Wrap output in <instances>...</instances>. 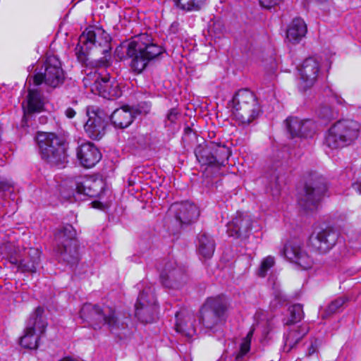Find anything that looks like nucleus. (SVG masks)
<instances>
[{
    "instance_id": "4be33fe9",
    "label": "nucleus",
    "mask_w": 361,
    "mask_h": 361,
    "mask_svg": "<svg viewBox=\"0 0 361 361\" xmlns=\"http://www.w3.org/2000/svg\"><path fill=\"white\" fill-rule=\"evenodd\" d=\"M252 228V219L249 215L238 212L236 216L228 223V235L235 238H246Z\"/></svg>"
},
{
    "instance_id": "a19ab883",
    "label": "nucleus",
    "mask_w": 361,
    "mask_h": 361,
    "mask_svg": "<svg viewBox=\"0 0 361 361\" xmlns=\"http://www.w3.org/2000/svg\"><path fill=\"white\" fill-rule=\"evenodd\" d=\"M331 102L336 103L338 104H344V100L343 98H341L339 95H338L336 92H331Z\"/></svg>"
},
{
    "instance_id": "cd10ccee",
    "label": "nucleus",
    "mask_w": 361,
    "mask_h": 361,
    "mask_svg": "<svg viewBox=\"0 0 361 361\" xmlns=\"http://www.w3.org/2000/svg\"><path fill=\"white\" fill-rule=\"evenodd\" d=\"M183 312L176 314V330L188 338H192L196 333L193 326L194 319L190 315L183 317Z\"/></svg>"
},
{
    "instance_id": "bb28decb",
    "label": "nucleus",
    "mask_w": 361,
    "mask_h": 361,
    "mask_svg": "<svg viewBox=\"0 0 361 361\" xmlns=\"http://www.w3.org/2000/svg\"><path fill=\"white\" fill-rule=\"evenodd\" d=\"M286 129L292 138L308 135L309 127L312 126L310 120H302L298 117H289L286 120Z\"/></svg>"
},
{
    "instance_id": "c03bdc74",
    "label": "nucleus",
    "mask_w": 361,
    "mask_h": 361,
    "mask_svg": "<svg viewBox=\"0 0 361 361\" xmlns=\"http://www.w3.org/2000/svg\"><path fill=\"white\" fill-rule=\"evenodd\" d=\"M269 178H270V182L271 183H274V184L276 186L279 185V176L278 173L276 174L274 172V174L271 175Z\"/></svg>"
},
{
    "instance_id": "c9c22d12",
    "label": "nucleus",
    "mask_w": 361,
    "mask_h": 361,
    "mask_svg": "<svg viewBox=\"0 0 361 361\" xmlns=\"http://www.w3.org/2000/svg\"><path fill=\"white\" fill-rule=\"evenodd\" d=\"M347 300L348 299L344 297L335 299L326 308V314H331L338 312Z\"/></svg>"
},
{
    "instance_id": "5701e85b",
    "label": "nucleus",
    "mask_w": 361,
    "mask_h": 361,
    "mask_svg": "<svg viewBox=\"0 0 361 361\" xmlns=\"http://www.w3.org/2000/svg\"><path fill=\"white\" fill-rule=\"evenodd\" d=\"M77 157L84 167L91 168L101 159L102 154L94 144L87 142L78 147Z\"/></svg>"
},
{
    "instance_id": "79ce46f5",
    "label": "nucleus",
    "mask_w": 361,
    "mask_h": 361,
    "mask_svg": "<svg viewBox=\"0 0 361 361\" xmlns=\"http://www.w3.org/2000/svg\"><path fill=\"white\" fill-rule=\"evenodd\" d=\"M11 186L10 182L5 178L0 176V190L5 191L8 190Z\"/></svg>"
},
{
    "instance_id": "aec40b11",
    "label": "nucleus",
    "mask_w": 361,
    "mask_h": 361,
    "mask_svg": "<svg viewBox=\"0 0 361 361\" xmlns=\"http://www.w3.org/2000/svg\"><path fill=\"white\" fill-rule=\"evenodd\" d=\"M41 251L35 247L25 249L24 257L18 260L15 257H11V263L18 267V270L23 273H35L40 264Z\"/></svg>"
},
{
    "instance_id": "f8f14e48",
    "label": "nucleus",
    "mask_w": 361,
    "mask_h": 361,
    "mask_svg": "<svg viewBox=\"0 0 361 361\" xmlns=\"http://www.w3.org/2000/svg\"><path fill=\"white\" fill-rule=\"evenodd\" d=\"M326 190L327 185L323 178L307 182L299 194L298 204L304 210L314 211L317 209L319 202Z\"/></svg>"
},
{
    "instance_id": "09e8293b",
    "label": "nucleus",
    "mask_w": 361,
    "mask_h": 361,
    "mask_svg": "<svg viewBox=\"0 0 361 361\" xmlns=\"http://www.w3.org/2000/svg\"><path fill=\"white\" fill-rule=\"evenodd\" d=\"M92 204L93 207H95V208H98L99 207V204H100V203L99 202H97V201L92 202Z\"/></svg>"
},
{
    "instance_id": "dca6fc26",
    "label": "nucleus",
    "mask_w": 361,
    "mask_h": 361,
    "mask_svg": "<svg viewBox=\"0 0 361 361\" xmlns=\"http://www.w3.org/2000/svg\"><path fill=\"white\" fill-rule=\"evenodd\" d=\"M298 71L300 74L298 88L300 91L305 92L317 81L321 75V65L315 58L309 57L304 60Z\"/></svg>"
},
{
    "instance_id": "de8ad7c7",
    "label": "nucleus",
    "mask_w": 361,
    "mask_h": 361,
    "mask_svg": "<svg viewBox=\"0 0 361 361\" xmlns=\"http://www.w3.org/2000/svg\"><path fill=\"white\" fill-rule=\"evenodd\" d=\"M59 361H80V360L75 359V358L70 357H66Z\"/></svg>"
},
{
    "instance_id": "a211bd4d",
    "label": "nucleus",
    "mask_w": 361,
    "mask_h": 361,
    "mask_svg": "<svg viewBox=\"0 0 361 361\" xmlns=\"http://www.w3.org/2000/svg\"><path fill=\"white\" fill-rule=\"evenodd\" d=\"M159 269L161 283L167 288H178L180 281L185 278L183 269L177 267L173 259L164 260Z\"/></svg>"
},
{
    "instance_id": "b1692460",
    "label": "nucleus",
    "mask_w": 361,
    "mask_h": 361,
    "mask_svg": "<svg viewBox=\"0 0 361 361\" xmlns=\"http://www.w3.org/2000/svg\"><path fill=\"white\" fill-rule=\"evenodd\" d=\"M308 331L309 327L307 325L290 326L283 334V350L289 353L296 347Z\"/></svg>"
},
{
    "instance_id": "c756f323",
    "label": "nucleus",
    "mask_w": 361,
    "mask_h": 361,
    "mask_svg": "<svg viewBox=\"0 0 361 361\" xmlns=\"http://www.w3.org/2000/svg\"><path fill=\"white\" fill-rule=\"evenodd\" d=\"M44 103L40 92L35 89H29L26 100L23 103V108L25 112L32 113L39 111L43 107Z\"/></svg>"
},
{
    "instance_id": "393cba45",
    "label": "nucleus",
    "mask_w": 361,
    "mask_h": 361,
    "mask_svg": "<svg viewBox=\"0 0 361 361\" xmlns=\"http://www.w3.org/2000/svg\"><path fill=\"white\" fill-rule=\"evenodd\" d=\"M90 75H87L82 80L84 85L87 87L94 85V87L102 94L104 97H118V92L117 86L113 90H110V78L109 77H100L96 73H94V79L90 78Z\"/></svg>"
},
{
    "instance_id": "1a4fd4ad",
    "label": "nucleus",
    "mask_w": 361,
    "mask_h": 361,
    "mask_svg": "<svg viewBox=\"0 0 361 361\" xmlns=\"http://www.w3.org/2000/svg\"><path fill=\"white\" fill-rule=\"evenodd\" d=\"M80 317L94 329H100L101 324L107 325L110 331L116 329L119 326L115 310L109 307L101 309L97 305L85 303L80 311Z\"/></svg>"
},
{
    "instance_id": "49530a36",
    "label": "nucleus",
    "mask_w": 361,
    "mask_h": 361,
    "mask_svg": "<svg viewBox=\"0 0 361 361\" xmlns=\"http://www.w3.org/2000/svg\"><path fill=\"white\" fill-rule=\"evenodd\" d=\"M276 297V299H278L279 300V304H281L283 303V302L286 301V298L284 296L281 295V293H278L275 295Z\"/></svg>"
},
{
    "instance_id": "7ed1b4c3",
    "label": "nucleus",
    "mask_w": 361,
    "mask_h": 361,
    "mask_svg": "<svg viewBox=\"0 0 361 361\" xmlns=\"http://www.w3.org/2000/svg\"><path fill=\"white\" fill-rule=\"evenodd\" d=\"M234 119L239 126H247L262 112L261 106L253 92L239 90L231 102Z\"/></svg>"
},
{
    "instance_id": "f704fd0d",
    "label": "nucleus",
    "mask_w": 361,
    "mask_h": 361,
    "mask_svg": "<svg viewBox=\"0 0 361 361\" xmlns=\"http://www.w3.org/2000/svg\"><path fill=\"white\" fill-rule=\"evenodd\" d=\"M290 314V323L300 322L304 316L302 306L300 304H295L289 307Z\"/></svg>"
},
{
    "instance_id": "ea45409f",
    "label": "nucleus",
    "mask_w": 361,
    "mask_h": 361,
    "mask_svg": "<svg viewBox=\"0 0 361 361\" xmlns=\"http://www.w3.org/2000/svg\"><path fill=\"white\" fill-rule=\"evenodd\" d=\"M178 112L176 109H172L167 114V120L171 123H176L178 119Z\"/></svg>"
},
{
    "instance_id": "6ab92c4d",
    "label": "nucleus",
    "mask_w": 361,
    "mask_h": 361,
    "mask_svg": "<svg viewBox=\"0 0 361 361\" xmlns=\"http://www.w3.org/2000/svg\"><path fill=\"white\" fill-rule=\"evenodd\" d=\"M283 255L302 269H308L313 265L312 258L307 253L301 243L290 241L284 247Z\"/></svg>"
},
{
    "instance_id": "39448f33",
    "label": "nucleus",
    "mask_w": 361,
    "mask_h": 361,
    "mask_svg": "<svg viewBox=\"0 0 361 361\" xmlns=\"http://www.w3.org/2000/svg\"><path fill=\"white\" fill-rule=\"evenodd\" d=\"M195 154L202 166H207L204 173L207 176L216 173L221 166L226 164L230 156V149L225 145L215 142L200 145L195 149Z\"/></svg>"
},
{
    "instance_id": "0eeeda50",
    "label": "nucleus",
    "mask_w": 361,
    "mask_h": 361,
    "mask_svg": "<svg viewBox=\"0 0 361 361\" xmlns=\"http://www.w3.org/2000/svg\"><path fill=\"white\" fill-rule=\"evenodd\" d=\"M47 325L44 310L39 306L30 314L26 322L23 335L20 337V345L24 348L37 349L39 345L41 338L46 332Z\"/></svg>"
},
{
    "instance_id": "20e7f679",
    "label": "nucleus",
    "mask_w": 361,
    "mask_h": 361,
    "mask_svg": "<svg viewBox=\"0 0 361 361\" xmlns=\"http://www.w3.org/2000/svg\"><path fill=\"white\" fill-rule=\"evenodd\" d=\"M36 140L42 158L49 164L63 167L68 161L67 145L54 133H38Z\"/></svg>"
},
{
    "instance_id": "f257e3e1",
    "label": "nucleus",
    "mask_w": 361,
    "mask_h": 361,
    "mask_svg": "<svg viewBox=\"0 0 361 361\" xmlns=\"http://www.w3.org/2000/svg\"><path fill=\"white\" fill-rule=\"evenodd\" d=\"M164 52V49L155 43L148 34L134 36L126 49V56L130 60L129 67L133 72L140 74Z\"/></svg>"
},
{
    "instance_id": "ddd939ff",
    "label": "nucleus",
    "mask_w": 361,
    "mask_h": 361,
    "mask_svg": "<svg viewBox=\"0 0 361 361\" xmlns=\"http://www.w3.org/2000/svg\"><path fill=\"white\" fill-rule=\"evenodd\" d=\"M86 115L87 121L84 125V130L87 135L92 140H100L105 134L109 115L95 106H87Z\"/></svg>"
},
{
    "instance_id": "6e6552de",
    "label": "nucleus",
    "mask_w": 361,
    "mask_h": 361,
    "mask_svg": "<svg viewBox=\"0 0 361 361\" xmlns=\"http://www.w3.org/2000/svg\"><path fill=\"white\" fill-rule=\"evenodd\" d=\"M228 302L224 295L208 298L200 309V321L207 329L224 324L227 318Z\"/></svg>"
},
{
    "instance_id": "58836bf2",
    "label": "nucleus",
    "mask_w": 361,
    "mask_h": 361,
    "mask_svg": "<svg viewBox=\"0 0 361 361\" xmlns=\"http://www.w3.org/2000/svg\"><path fill=\"white\" fill-rule=\"evenodd\" d=\"M319 115V116H321L322 118H323L324 119H330L334 117V113H333L332 110L330 108H329L328 106H325V107L322 108L320 110Z\"/></svg>"
},
{
    "instance_id": "412c9836",
    "label": "nucleus",
    "mask_w": 361,
    "mask_h": 361,
    "mask_svg": "<svg viewBox=\"0 0 361 361\" xmlns=\"http://www.w3.org/2000/svg\"><path fill=\"white\" fill-rule=\"evenodd\" d=\"M170 212L175 214L176 219L181 224H190L197 220L200 215L197 206L189 202L173 204Z\"/></svg>"
},
{
    "instance_id": "9d476101",
    "label": "nucleus",
    "mask_w": 361,
    "mask_h": 361,
    "mask_svg": "<svg viewBox=\"0 0 361 361\" xmlns=\"http://www.w3.org/2000/svg\"><path fill=\"white\" fill-rule=\"evenodd\" d=\"M57 250L61 259L71 265L79 261L76 231L71 224L61 227L55 235Z\"/></svg>"
},
{
    "instance_id": "4c0bfd02",
    "label": "nucleus",
    "mask_w": 361,
    "mask_h": 361,
    "mask_svg": "<svg viewBox=\"0 0 361 361\" xmlns=\"http://www.w3.org/2000/svg\"><path fill=\"white\" fill-rule=\"evenodd\" d=\"M282 0H259L262 7L269 9L278 5Z\"/></svg>"
},
{
    "instance_id": "72a5a7b5",
    "label": "nucleus",
    "mask_w": 361,
    "mask_h": 361,
    "mask_svg": "<svg viewBox=\"0 0 361 361\" xmlns=\"http://www.w3.org/2000/svg\"><path fill=\"white\" fill-rule=\"evenodd\" d=\"M275 264V259L272 256H267L262 260L260 266L257 270V276L264 277L268 271Z\"/></svg>"
},
{
    "instance_id": "a18cd8bd",
    "label": "nucleus",
    "mask_w": 361,
    "mask_h": 361,
    "mask_svg": "<svg viewBox=\"0 0 361 361\" xmlns=\"http://www.w3.org/2000/svg\"><path fill=\"white\" fill-rule=\"evenodd\" d=\"M352 188L361 195V180L353 183Z\"/></svg>"
},
{
    "instance_id": "473e14b6",
    "label": "nucleus",
    "mask_w": 361,
    "mask_h": 361,
    "mask_svg": "<svg viewBox=\"0 0 361 361\" xmlns=\"http://www.w3.org/2000/svg\"><path fill=\"white\" fill-rule=\"evenodd\" d=\"M174 5L184 11H198L206 0H173Z\"/></svg>"
},
{
    "instance_id": "c85d7f7f",
    "label": "nucleus",
    "mask_w": 361,
    "mask_h": 361,
    "mask_svg": "<svg viewBox=\"0 0 361 361\" xmlns=\"http://www.w3.org/2000/svg\"><path fill=\"white\" fill-rule=\"evenodd\" d=\"M307 25L305 21L296 18L293 20L286 32L287 39L293 43L299 42L307 33Z\"/></svg>"
},
{
    "instance_id": "2f4dec72",
    "label": "nucleus",
    "mask_w": 361,
    "mask_h": 361,
    "mask_svg": "<svg viewBox=\"0 0 361 361\" xmlns=\"http://www.w3.org/2000/svg\"><path fill=\"white\" fill-rule=\"evenodd\" d=\"M215 250L214 240L205 233L198 236V252L204 258H211Z\"/></svg>"
},
{
    "instance_id": "37998d69",
    "label": "nucleus",
    "mask_w": 361,
    "mask_h": 361,
    "mask_svg": "<svg viewBox=\"0 0 361 361\" xmlns=\"http://www.w3.org/2000/svg\"><path fill=\"white\" fill-rule=\"evenodd\" d=\"M75 111L71 107H68L65 111V114L68 118H72L75 116Z\"/></svg>"
},
{
    "instance_id": "8fccbe9b",
    "label": "nucleus",
    "mask_w": 361,
    "mask_h": 361,
    "mask_svg": "<svg viewBox=\"0 0 361 361\" xmlns=\"http://www.w3.org/2000/svg\"><path fill=\"white\" fill-rule=\"evenodd\" d=\"M116 317H117V316L116 315ZM116 318H118V317H116ZM118 323H120L119 320H118ZM120 326H123V324H119L118 328H117L116 330L120 328ZM116 331V329L113 330L112 331Z\"/></svg>"
},
{
    "instance_id": "9b49d317",
    "label": "nucleus",
    "mask_w": 361,
    "mask_h": 361,
    "mask_svg": "<svg viewBox=\"0 0 361 361\" xmlns=\"http://www.w3.org/2000/svg\"><path fill=\"white\" fill-rule=\"evenodd\" d=\"M64 79L65 73L61 67V63L54 55L47 56L41 71L32 77L35 85L44 83L53 88L61 85Z\"/></svg>"
},
{
    "instance_id": "423d86ee",
    "label": "nucleus",
    "mask_w": 361,
    "mask_h": 361,
    "mask_svg": "<svg viewBox=\"0 0 361 361\" xmlns=\"http://www.w3.org/2000/svg\"><path fill=\"white\" fill-rule=\"evenodd\" d=\"M360 129V125L354 120H340L328 130L325 143L331 149L350 145L357 138Z\"/></svg>"
},
{
    "instance_id": "f03ea898",
    "label": "nucleus",
    "mask_w": 361,
    "mask_h": 361,
    "mask_svg": "<svg viewBox=\"0 0 361 361\" xmlns=\"http://www.w3.org/2000/svg\"><path fill=\"white\" fill-rule=\"evenodd\" d=\"M94 47L103 48L101 52L104 56L96 62V66H109L111 63L110 37L107 32L99 27H87L79 37L78 43L75 49L78 61L85 63L87 52Z\"/></svg>"
},
{
    "instance_id": "e433bc0d",
    "label": "nucleus",
    "mask_w": 361,
    "mask_h": 361,
    "mask_svg": "<svg viewBox=\"0 0 361 361\" xmlns=\"http://www.w3.org/2000/svg\"><path fill=\"white\" fill-rule=\"evenodd\" d=\"M321 341L317 338H312L310 341V345L307 348V356L310 357L316 353L318 350Z\"/></svg>"
},
{
    "instance_id": "7c9ffc66",
    "label": "nucleus",
    "mask_w": 361,
    "mask_h": 361,
    "mask_svg": "<svg viewBox=\"0 0 361 361\" xmlns=\"http://www.w3.org/2000/svg\"><path fill=\"white\" fill-rule=\"evenodd\" d=\"M253 336V330H250L246 336L243 338L240 345L239 351L234 355L233 360H227L228 358L226 354H223L219 361H244L250 350L251 340ZM231 360V358H229Z\"/></svg>"
},
{
    "instance_id": "f3484780",
    "label": "nucleus",
    "mask_w": 361,
    "mask_h": 361,
    "mask_svg": "<svg viewBox=\"0 0 361 361\" xmlns=\"http://www.w3.org/2000/svg\"><path fill=\"white\" fill-rule=\"evenodd\" d=\"M338 233L332 228H326L314 232L310 237V247L315 251L325 254L336 244Z\"/></svg>"
},
{
    "instance_id": "4468645a",
    "label": "nucleus",
    "mask_w": 361,
    "mask_h": 361,
    "mask_svg": "<svg viewBox=\"0 0 361 361\" xmlns=\"http://www.w3.org/2000/svg\"><path fill=\"white\" fill-rule=\"evenodd\" d=\"M70 192L66 195L65 198L71 200V197L76 200L75 195L89 197H97L102 190L104 183L102 180H97L87 176H78L70 182Z\"/></svg>"
},
{
    "instance_id": "2eb2a0df",
    "label": "nucleus",
    "mask_w": 361,
    "mask_h": 361,
    "mask_svg": "<svg viewBox=\"0 0 361 361\" xmlns=\"http://www.w3.org/2000/svg\"><path fill=\"white\" fill-rule=\"evenodd\" d=\"M135 316L142 322L150 323L157 312V300L152 287H147L139 294L135 305Z\"/></svg>"
},
{
    "instance_id": "a878e982",
    "label": "nucleus",
    "mask_w": 361,
    "mask_h": 361,
    "mask_svg": "<svg viewBox=\"0 0 361 361\" xmlns=\"http://www.w3.org/2000/svg\"><path fill=\"white\" fill-rule=\"evenodd\" d=\"M136 111L134 108L123 106L116 109L111 115L110 119L116 128H126L128 127L135 117Z\"/></svg>"
}]
</instances>
